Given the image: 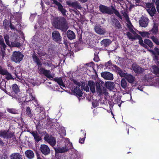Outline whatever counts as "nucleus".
Segmentation results:
<instances>
[{
  "label": "nucleus",
  "instance_id": "nucleus-41",
  "mask_svg": "<svg viewBox=\"0 0 159 159\" xmlns=\"http://www.w3.org/2000/svg\"><path fill=\"white\" fill-rule=\"evenodd\" d=\"M142 37H148L150 34V32L146 31L139 32V33Z\"/></svg>",
  "mask_w": 159,
  "mask_h": 159
},
{
  "label": "nucleus",
  "instance_id": "nucleus-42",
  "mask_svg": "<svg viewBox=\"0 0 159 159\" xmlns=\"http://www.w3.org/2000/svg\"><path fill=\"white\" fill-rule=\"evenodd\" d=\"M1 45L0 48L1 49V51L3 53L5 52V50L6 48L7 47L5 43L4 42L0 44Z\"/></svg>",
  "mask_w": 159,
  "mask_h": 159
},
{
  "label": "nucleus",
  "instance_id": "nucleus-35",
  "mask_svg": "<svg viewBox=\"0 0 159 159\" xmlns=\"http://www.w3.org/2000/svg\"><path fill=\"white\" fill-rule=\"evenodd\" d=\"M26 113L28 116L30 118H32L33 115V113H32L31 110L29 107H26Z\"/></svg>",
  "mask_w": 159,
  "mask_h": 159
},
{
  "label": "nucleus",
  "instance_id": "nucleus-6",
  "mask_svg": "<svg viewBox=\"0 0 159 159\" xmlns=\"http://www.w3.org/2000/svg\"><path fill=\"white\" fill-rule=\"evenodd\" d=\"M4 38L6 44L10 47L20 48L21 46V44L19 42L16 41L12 42L11 43V44L9 41V36L7 34H5L4 35Z\"/></svg>",
  "mask_w": 159,
  "mask_h": 159
},
{
  "label": "nucleus",
  "instance_id": "nucleus-34",
  "mask_svg": "<svg viewBox=\"0 0 159 159\" xmlns=\"http://www.w3.org/2000/svg\"><path fill=\"white\" fill-rule=\"evenodd\" d=\"M53 80L57 82L59 85L62 86L63 87H65V85L64 84L62 79L61 77L55 78L54 79V80Z\"/></svg>",
  "mask_w": 159,
  "mask_h": 159
},
{
  "label": "nucleus",
  "instance_id": "nucleus-17",
  "mask_svg": "<svg viewBox=\"0 0 159 159\" xmlns=\"http://www.w3.org/2000/svg\"><path fill=\"white\" fill-rule=\"evenodd\" d=\"M40 70L41 72L48 78L51 80H54V78H53L52 75L50 74L49 70H46L45 69L43 68H40Z\"/></svg>",
  "mask_w": 159,
  "mask_h": 159
},
{
  "label": "nucleus",
  "instance_id": "nucleus-14",
  "mask_svg": "<svg viewBox=\"0 0 159 159\" xmlns=\"http://www.w3.org/2000/svg\"><path fill=\"white\" fill-rule=\"evenodd\" d=\"M66 4L69 6L75 9H81L82 8L80 4L77 1L71 2L70 1H68L66 2Z\"/></svg>",
  "mask_w": 159,
  "mask_h": 159
},
{
  "label": "nucleus",
  "instance_id": "nucleus-63",
  "mask_svg": "<svg viewBox=\"0 0 159 159\" xmlns=\"http://www.w3.org/2000/svg\"><path fill=\"white\" fill-rule=\"evenodd\" d=\"M3 42L4 41L3 37L2 35H0V44Z\"/></svg>",
  "mask_w": 159,
  "mask_h": 159
},
{
  "label": "nucleus",
  "instance_id": "nucleus-61",
  "mask_svg": "<svg viewBox=\"0 0 159 159\" xmlns=\"http://www.w3.org/2000/svg\"><path fill=\"white\" fill-rule=\"evenodd\" d=\"M156 53L154 52H153V54L154 55L153 57L154 56V54H156L157 56H158L159 57V50L156 51Z\"/></svg>",
  "mask_w": 159,
  "mask_h": 159
},
{
  "label": "nucleus",
  "instance_id": "nucleus-43",
  "mask_svg": "<svg viewBox=\"0 0 159 159\" xmlns=\"http://www.w3.org/2000/svg\"><path fill=\"white\" fill-rule=\"evenodd\" d=\"M7 73H8V71L7 70L5 69H3L2 66H0V74L4 75Z\"/></svg>",
  "mask_w": 159,
  "mask_h": 159
},
{
  "label": "nucleus",
  "instance_id": "nucleus-47",
  "mask_svg": "<svg viewBox=\"0 0 159 159\" xmlns=\"http://www.w3.org/2000/svg\"><path fill=\"white\" fill-rule=\"evenodd\" d=\"M6 77L5 78L7 80H13L14 78L12 77L11 74L8 71V73L7 74H6Z\"/></svg>",
  "mask_w": 159,
  "mask_h": 159
},
{
  "label": "nucleus",
  "instance_id": "nucleus-26",
  "mask_svg": "<svg viewBox=\"0 0 159 159\" xmlns=\"http://www.w3.org/2000/svg\"><path fill=\"white\" fill-rule=\"evenodd\" d=\"M88 84L89 87L90 91L92 93H94L95 92V89L94 82L92 80H90L88 81Z\"/></svg>",
  "mask_w": 159,
  "mask_h": 159
},
{
  "label": "nucleus",
  "instance_id": "nucleus-55",
  "mask_svg": "<svg viewBox=\"0 0 159 159\" xmlns=\"http://www.w3.org/2000/svg\"><path fill=\"white\" fill-rule=\"evenodd\" d=\"M9 26L10 29L12 30H14L15 29V27L12 25L11 21L10 22Z\"/></svg>",
  "mask_w": 159,
  "mask_h": 159
},
{
  "label": "nucleus",
  "instance_id": "nucleus-62",
  "mask_svg": "<svg viewBox=\"0 0 159 159\" xmlns=\"http://www.w3.org/2000/svg\"><path fill=\"white\" fill-rule=\"evenodd\" d=\"M73 11H74L75 14L78 16H79V14H80V12L78 10H74Z\"/></svg>",
  "mask_w": 159,
  "mask_h": 159
},
{
  "label": "nucleus",
  "instance_id": "nucleus-9",
  "mask_svg": "<svg viewBox=\"0 0 159 159\" xmlns=\"http://www.w3.org/2000/svg\"><path fill=\"white\" fill-rule=\"evenodd\" d=\"M147 11L150 16H153L156 12L155 7L150 3H147L146 4Z\"/></svg>",
  "mask_w": 159,
  "mask_h": 159
},
{
  "label": "nucleus",
  "instance_id": "nucleus-57",
  "mask_svg": "<svg viewBox=\"0 0 159 159\" xmlns=\"http://www.w3.org/2000/svg\"><path fill=\"white\" fill-rule=\"evenodd\" d=\"M98 105V103L96 102H92V105L93 107L95 108L97 107Z\"/></svg>",
  "mask_w": 159,
  "mask_h": 159
},
{
  "label": "nucleus",
  "instance_id": "nucleus-60",
  "mask_svg": "<svg viewBox=\"0 0 159 159\" xmlns=\"http://www.w3.org/2000/svg\"><path fill=\"white\" fill-rule=\"evenodd\" d=\"M41 114H43V115H42V117H40L39 118V119L41 120L46 117V116L44 114V113H42Z\"/></svg>",
  "mask_w": 159,
  "mask_h": 159
},
{
  "label": "nucleus",
  "instance_id": "nucleus-23",
  "mask_svg": "<svg viewBox=\"0 0 159 159\" xmlns=\"http://www.w3.org/2000/svg\"><path fill=\"white\" fill-rule=\"evenodd\" d=\"M105 84L106 88L110 90L115 89V84L114 82L111 81L107 82Z\"/></svg>",
  "mask_w": 159,
  "mask_h": 159
},
{
  "label": "nucleus",
  "instance_id": "nucleus-45",
  "mask_svg": "<svg viewBox=\"0 0 159 159\" xmlns=\"http://www.w3.org/2000/svg\"><path fill=\"white\" fill-rule=\"evenodd\" d=\"M151 38L155 43L159 45V40L157 38L155 37L154 36H152Z\"/></svg>",
  "mask_w": 159,
  "mask_h": 159
},
{
  "label": "nucleus",
  "instance_id": "nucleus-33",
  "mask_svg": "<svg viewBox=\"0 0 159 159\" xmlns=\"http://www.w3.org/2000/svg\"><path fill=\"white\" fill-rule=\"evenodd\" d=\"M111 42V40L109 39H105L101 42V44L102 45H103L106 47L109 45Z\"/></svg>",
  "mask_w": 159,
  "mask_h": 159
},
{
  "label": "nucleus",
  "instance_id": "nucleus-19",
  "mask_svg": "<svg viewBox=\"0 0 159 159\" xmlns=\"http://www.w3.org/2000/svg\"><path fill=\"white\" fill-rule=\"evenodd\" d=\"M40 150L42 153L44 155H47L50 152V150L48 146L42 144L40 147Z\"/></svg>",
  "mask_w": 159,
  "mask_h": 159
},
{
  "label": "nucleus",
  "instance_id": "nucleus-25",
  "mask_svg": "<svg viewBox=\"0 0 159 159\" xmlns=\"http://www.w3.org/2000/svg\"><path fill=\"white\" fill-rule=\"evenodd\" d=\"M158 25L156 23H154V25L152 29L149 30L150 34H156L158 31Z\"/></svg>",
  "mask_w": 159,
  "mask_h": 159
},
{
  "label": "nucleus",
  "instance_id": "nucleus-51",
  "mask_svg": "<svg viewBox=\"0 0 159 159\" xmlns=\"http://www.w3.org/2000/svg\"><path fill=\"white\" fill-rule=\"evenodd\" d=\"M85 139V136H84L83 138H80L79 140V142L80 143L83 144L84 143V141Z\"/></svg>",
  "mask_w": 159,
  "mask_h": 159
},
{
  "label": "nucleus",
  "instance_id": "nucleus-27",
  "mask_svg": "<svg viewBox=\"0 0 159 159\" xmlns=\"http://www.w3.org/2000/svg\"><path fill=\"white\" fill-rule=\"evenodd\" d=\"M67 36L69 39L72 40L75 38V35L73 31L69 30L67 32Z\"/></svg>",
  "mask_w": 159,
  "mask_h": 159
},
{
  "label": "nucleus",
  "instance_id": "nucleus-39",
  "mask_svg": "<svg viewBox=\"0 0 159 159\" xmlns=\"http://www.w3.org/2000/svg\"><path fill=\"white\" fill-rule=\"evenodd\" d=\"M111 9L113 10L112 11H113V13H114L120 19H122V16L120 15L119 12L113 6H111Z\"/></svg>",
  "mask_w": 159,
  "mask_h": 159
},
{
  "label": "nucleus",
  "instance_id": "nucleus-36",
  "mask_svg": "<svg viewBox=\"0 0 159 159\" xmlns=\"http://www.w3.org/2000/svg\"><path fill=\"white\" fill-rule=\"evenodd\" d=\"M144 42L145 44L147 45L151 48H152L153 47V44L152 42L149 39H146L144 40Z\"/></svg>",
  "mask_w": 159,
  "mask_h": 159
},
{
  "label": "nucleus",
  "instance_id": "nucleus-38",
  "mask_svg": "<svg viewBox=\"0 0 159 159\" xmlns=\"http://www.w3.org/2000/svg\"><path fill=\"white\" fill-rule=\"evenodd\" d=\"M7 111L9 113L14 114H17L18 112V111L15 108H7Z\"/></svg>",
  "mask_w": 159,
  "mask_h": 159
},
{
  "label": "nucleus",
  "instance_id": "nucleus-10",
  "mask_svg": "<svg viewBox=\"0 0 159 159\" xmlns=\"http://www.w3.org/2000/svg\"><path fill=\"white\" fill-rule=\"evenodd\" d=\"M44 139L52 146H53L56 144V140L54 137L52 135L49 136L47 133H46V134L45 135Z\"/></svg>",
  "mask_w": 159,
  "mask_h": 159
},
{
  "label": "nucleus",
  "instance_id": "nucleus-21",
  "mask_svg": "<svg viewBox=\"0 0 159 159\" xmlns=\"http://www.w3.org/2000/svg\"><path fill=\"white\" fill-rule=\"evenodd\" d=\"M94 29L96 33L99 34L104 35L106 33L105 29L101 28L100 25H95L94 27Z\"/></svg>",
  "mask_w": 159,
  "mask_h": 159
},
{
  "label": "nucleus",
  "instance_id": "nucleus-31",
  "mask_svg": "<svg viewBox=\"0 0 159 159\" xmlns=\"http://www.w3.org/2000/svg\"><path fill=\"white\" fill-rule=\"evenodd\" d=\"M137 39L139 40V43L142 46L145 48H148V46L147 45L144 44L143 43V41L141 37L139 34H137L136 35V39Z\"/></svg>",
  "mask_w": 159,
  "mask_h": 159
},
{
  "label": "nucleus",
  "instance_id": "nucleus-15",
  "mask_svg": "<svg viewBox=\"0 0 159 159\" xmlns=\"http://www.w3.org/2000/svg\"><path fill=\"white\" fill-rule=\"evenodd\" d=\"M149 19L147 17L142 16L139 20V23L140 26L146 27L148 25Z\"/></svg>",
  "mask_w": 159,
  "mask_h": 159
},
{
  "label": "nucleus",
  "instance_id": "nucleus-3",
  "mask_svg": "<svg viewBox=\"0 0 159 159\" xmlns=\"http://www.w3.org/2000/svg\"><path fill=\"white\" fill-rule=\"evenodd\" d=\"M113 66L115 71L121 77H125L126 79L130 83H133L135 80V77L132 75L125 73L119 67L115 65H113Z\"/></svg>",
  "mask_w": 159,
  "mask_h": 159
},
{
  "label": "nucleus",
  "instance_id": "nucleus-13",
  "mask_svg": "<svg viewBox=\"0 0 159 159\" xmlns=\"http://www.w3.org/2000/svg\"><path fill=\"white\" fill-rule=\"evenodd\" d=\"M132 67L134 72L137 74H140L144 71V69L137 64L133 63Z\"/></svg>",
  "mask_w": 159,
  "mask_h": 159
},
{
  "label": "nucleus",
  "instance_id": "nucleus-32",
  "mask_svg": "<svg viewBox=\"0 0 159 159\" xmlns=\"http://www.w3.org/2000/svg\"><path fill=\"white\" fill-rule=\"evenodd\" d=\"M11 159H22V156L19 153H14L10 156Z\"/></svg>",
  "mask_w": 159,
  "mask_h": 159
},
{
  "label": "nucleus",
  "instance_id": "nucleus-24",
  "mask_svg": "<svg viewBox=\"0 0 159 159\" xmlns=\"http://www.w3.org/2000/svg\"><path fill=\"white\" fill-rule=\"evenodd\" d=\"M73 92L76 96H78L79 97H81L82 96L83 93L79 87H75Z\"/></svg>",
  "mask_w": 159,
  "mask_h": 159
},
{
  "label": "nucleus",
  "instance_id": "nucleus-59",
  "mask_svg": "<svg viewBox=\"0 0 159 159\" xmlns=\"http://www.w3.org/2000/svg\"><path fill=\"white\" fill-rule=\"evenodd\" d=\"M154 73L155 74L159 73V69L158 68H157L156 69L154 70Z\"/></svg>",
  "mask_w": 159,
  "mask_h": 159
},
{
  "label": "nucleus",
  "instance_id": "nucleus-52",
  "mask_svg": "<svg viewBox=\"0 0 159 159\" xmlns=\"http://www.w3.org/2000/svg\"><path fill=\"white\" fill-rule=\"evenodd\" d=\"M135 1V5H134L135 6H137L139 5L140 2H141V0H134Z\"/></svg>",
  "mask_w": 159,
  "mask_h": 159
},
{
  "label": "nucleus",
  "instance_id": "nucleus-22",
  "mask_svg": "<svg viewBox=\"0 0 159 159\" xmlns=\"http://www.w3.org/2000/svg\"><path fill=\"white\" fill-rule=\"evenodd\" d=\"M69 149L68 147L66 146L64 147L56 148L55 149V150L56 153H62L67 152Z\"/></svg>",
  "mask_w": 159,
  "mask_h": 159
},
{
  "label": "nucleus",
  "instance_id": "nucleus-40",
  "mask_svg": "<svg viewBox=\"0 0 159 159\" xmlns=\"http://www.w3.org/2000/svg\"><path fill=\"white\" fill-rule=\"evenodd\" d=\"M126 35L129 39H131L132 40L136 39V35L133 36L129 32H128L127 33Z\"/></svg>",
  "mask_w": 159,
  "mask_h": 159
},
{
  "label": "nucleus",
  "instance_id": "nucleus-29",
  "mask_svg": "<svg viewBox=\"0 0 159 159\" xmlns=\"http://www.w3.org/2000/svg\"><path fill=\"white\" fill-rule=\"evenodd\" d=\"M30 133L32 135L36 142H38L41 140V137L39 136L37 131H32L30 132Z\"/></svg>",
  "mask_w": 159,
  "mask_h": 159
},
{
  "label": "nucleus",
  "instance_id": "nucleus-44",
  "mask_svg": "<svg viewBox=\"0 0 159 159\" xmlns=\"http://www.w3.org/2000/svg\"><path fill=\"white\" fill-rule=\"evenodd\" d=\"M3 25L4 26V28L7 29L9 25V21L8 20L5 19L3 22Z\"/></svg>",
  "mask_w": 159,
  "mask_h": 159
},
{
  "label": "nucleus",
  "instance_id": "nucleus-7",
  "mask_svg": "<svg viewBox=\"0 0 159 159\" xmlns=\"http://www.w3.org/2000/svg\"><path fill=\"white\" fill-rule=\"evenodd\" d=\"M53 1L52 4H55L58 7V10L62 14L63 16H66L67 10L63 7L61 3L57 0H50Z\"/></svg>",
  "mask_w": 159,
  "mask_h": 159
},
{
  "label": "nucleus",
  "instance_id": "nucleus-20",
  "mask_svg": "<svg viewBox=\"0 0 159 159\" xmlns=\"http://www.w3.org/2000/svg\"><path fill=\"white\" fill-rule=\"evenodd\" d=\"M101 76L104 79L109 80H112L113 79V75L108 72H104L101 73Z\"/></svg>",
  "mask_w": 159,
  "mask_h": 159
},
{
  "label": "nucleus",
  "instance_id": "nucleus-11",
  "mask_svg": "<svg viewBox=\"0 0 159 159\" xmlns=\"http://www.w3.org/2000/svg\"><path fill=\"white\" fill-rule=\"evenodd\" d=\"M33 91V89L30 88H29L27 91V93L29 94V97H28V96L27 95L26 97H25L24 96L25 95L24 94L23 96L24 98H23V101H26V102H30L31 101L34 100L35 99V97H34V96L32 95V92Z\"/></svg>",
  "mask_w": 159,
  "mask_h": 159
},
{
  "label": "nucleus",
  "instance_id": "nucleus-46",
  "mask_svg": "<svg viewBox=\"0 0 159 159\" xmlns=\"http://www.w3.org/2000/svg\"><path fill=\"white\" fill-rule=\"evenodd\" d=\"M115 25L116 27L118 29H120L122 28L121 25L119 21L117 19H115Z\"/></svg>",
  "mask_w": 159,
  "mask_h": 159
},
{
  "label": "nucleus",
  "instance_id": "nucleus-5",
  "mask_svg": "<svg viewBox=\"0 0 159 159\" xmlns=\"http://www.w3.org/2000/svg\"><path fill=\"white\" fill-rule=\"evenodd\" d=\"M24 57V55L21 52L15 51L13 52L11 59L15 62L19 63L23 59Z\"/></svg>",
  "mask_w": 159,
  "mask_h": 159
},
{
  "label": "nucleus",
  "instance_id": "nucleus-1",
  "mask_svg": "<svg viewBox=\"0 0 159 159\" xmlns=\"http://www.w3.org/2000/svg\"><path fill=\"white\" fill-rule=\"evenodd\" d=\"M53 25L55 28L63 32H66L68 28L67 21L65 18L62 16L54 18L53 20Z\"/></svg>",
  "mask_w": 159,
  "mask_h": 159
},
{
  "label": "nucleus",
  "instance_id": "nucleus-30",
  "mask_svg": "<svg viewBox=\"0 0 159 159\" xmlns=\"http://www.w3.org/2000/svg\"><path fill=\"white\" fill-rule=\"evenodd\" d=\"M153 78L152 74L146 75L143 77L142 80L145 82H148L151 80Z\"/></svg>",
  "mask_w": 159,
  "mask_h": 159
},
{
  "label": "nucleus",
  "instance_id": "nucleus-64",
  "mask_svg": "<svg viewBox=\"0 0 159 159\" xmlns=\"http://www.w3.org/2000/svg\"><path fill=\"white\" fill-rule=\"evenodd\" d=\"M81 132H82V134L84 136H85L86 135V131L85 130H81Z\"/></svg>",
  "mask_w": 159,
  "mask_h": 159
},
{
  "label": "nucleus",
  "instance_id": "nucleus-49",
  "mask_svg": "<svg viewBox=\"0 0 159 159\" xmlns=\"http://www.w3.org/2000/svg\"><path fill=\"white\" fill-rule=\"evenodd\" d=\"M0 6L4 9L7 7V6L4 4L2 0H0Z\"/></svg>",
  "mask_w": 159,
  "mask_h": 159
},
{
  "label": "nucleus",
  "instance_id": "nucleus-37",
  "mask_svg": "<svg viewBox=\"0 0 159 159\" xmlns=\"http://www.w3.org/2000/svg\"><path fill=\"white\" fill-rule=\"evenodd\" d=\"M121 85L122 87L125 89L127 88V84L125 79H122L121 81Z\"/></svg>",
  "mask_w": 159,
  "mask_h": 159
},
{
  "label": "nucleus",
  "instance_id": "nucleus-2",
  "mask_svg": "<svg viewBox=\"0 0 159 159\" xmlns=\"http://www.w3.org/2000/svg\"><path fill=\"white\" fill-rule=\"evenodd\" d=\"M4 92L13 98L16 99L19 102H22L23 101L24 97L23 96L24 94L22 93H20V89L16 84H14L12 85L11 90V92H8V93L6 90H5Z\"/></svg>",
  "mask_w": 159,
  "mask_h": 159
},
{
  "label": "nucleus",
  "instance_id": "nucleus-4",
  "mask_svg": "<svg viewBox=\"0 0 159 159\" xmlns=\"http://www.w3.org/2000/svg\"><path fill=\"white\" fill-rule=\"evenodd\" d=\"M96 92L98 95L101 96L103 94L107 96L108 93L106 88L105 87V84L104 82L100 81L99 82H96L95 83Z\"/></svg>",
  "mask_w": 159,
  "mask_h": 159
},
{
  "label": "nucleus",
  "instance_id": "nucleus-48",
  "mask_svg": "<svg viewBox=\"0 0 159 159\" xmlns=\"http://www.w3.org/2000/svg\"><path fill=\"white\" fill-rule=\"evenodd\" d=\"M19 2L18 3L20 7H24L25 4V1L24 0H19Z\"/></svg>",
  "mask_w": 159,
  "mask_h": 159
},
{
  "label": "nucleus",
  "instance_id": "nucleus-50",
  "mask_svg": "<svg viewBox=\"0 0 159 159\" xmlns=\"http://www.w3.org/2000/svg\"><path fill=\"white\" fill-rule=\"evenodd\" d=\"M157 11L159 13V0H157L155 2Z\"/></svg>",
  "mask_w": 159,
  "mask_h": 159
},
{
  "label": "nucleus",
  "instance_id": "nucleus-12",
  "mask_svg": "<svg viewBox=\"0 0 159 159\" xmlns=\"http://www.w3.org/2000/svg\"><path fill=\"white\" fill-rule=\"evenodd\" d=\"M13 134L8 132L6 130H0V137H2L4 139H9L13 137Z\"/></svg>",
  "mask_w": 159,
  "mask_h": 159
},
{
  "label": "nucleus",
  "instance_id": "nucleus-58",
  "mask_svg": "<svg viewBox=\"0 0 159 159\" xmlns=\"http://www.w3.org/2000/svg\"><path fill=\"white\" fill-rule=\"evenodd\" d=\"M121 98L120 97H117L115 99V102L117 103H119L120 101Z\"/></svg>",
  "mask_w": 159,
  "mask_h": 159
},
{
  "label": "nucleus",
  "instance_id": "nucleus-16",
  "mask_svg": "<svg viewBox=\"0 0 159 159\" xmlns=\"http://www.w3.org/2000/svg\"><path fill=\"white\" fill-rule=\"evenodd\" d=\"M53 39L56 42H59L61 41V37L59 32L57 30L53 31L52 34Z\"/></svg>",
  "mask_w": 159,
  "mask_h": 159
},
{
  "label": "nucleus",
  "instance_id": "nucleus-18",
  "mask_svg": "<svg viewBox=\"0 0 159 159\" xmlns=\"http://www.w3.org/2000/svg\"><path fill=\"white\" fill-rule=\"evenodd\" d=\"M32 57L33 61L37 64L38 66V68H41V67L42 66L41 62L35 52L33 53Z\"/></svg>",
  "mask_w": 159,
  "mask_h": 159
},
{
  "label": "nucleus",
  "instance_id": "nucleus-8",
  "mask_svg": "<svg viewBox=\"0 0 159 159\" xmlns=\"http://www.w3.org/2000/svg\"><path fill=\"white\" fill-rule=\"evenodd\" d=\"M99 10L103 14L111 15L113 13V11L109 7L102 4L99 6Z\"/></svg>",
  "mask_w": 159,
  "mask_h": 159
},
{
  "label": "nucleus",
  "instance_id": "nucleus-28",
  "mask_svg": "<svg viewBox=\"0 0 159 159\" xmlns=\"http://www.w3.org/2000/svg\"><path fill=\"white\" fill-rule=\"evenodd\" d=\"M25 154L26 157L28 159H31L34 157V153L32 150H27L25 151Z\"/></svg>",
  "mask_w": 159,
  "mask_h": 159
},
{
  "label": "nucleus",
  "instance_id": "nucleus-53",
  "mask_svg": "<svg viewBox=\"0 0 159 159\" xmlns=\"http://www.w3.org/2000/svg\"><path fill=\"white\" fill-rule=\"evenodd\" d=\"M73 82L74 83V84H76L77 86L80 87L81 86V84L80 82H78L77 80H73Z\"/></svg>",
  "mask_w": 159,
  "mask_h": 159
},
{
  "label": "nucleus",
  "instance_id": "nucleus-54",
  "mask_svg": "<svg viewBox=\"0 0 159 159\" xmlns=\"http://www.w3.org/2000/svg\"><path fill=\"white\" fill-rule=\"evenodd\" d=\"M111 64V61H109L105 64V66L107 67L109 66H110Z\"/></svg>",
  "mask_w": 159,
  "mask_h": 159
},
{
  "label": "nucleus",
  "instance_id": "nucleus-56",
  "mask_svg": "<svg viewBox=\"0 0 159 159\" xmlns=\"http://www.w3.org/2000/svg\"><path fill=\"white\" fill-rule=\"evenodd\" d=\"M82 42V36L81 35L80 36V37L79 38V41H77L76 42L77 43L79 44L80 43H81Z\"/></svg>",
  "mask_w": 159,
  "mask_h": 159
}]
</instances>
